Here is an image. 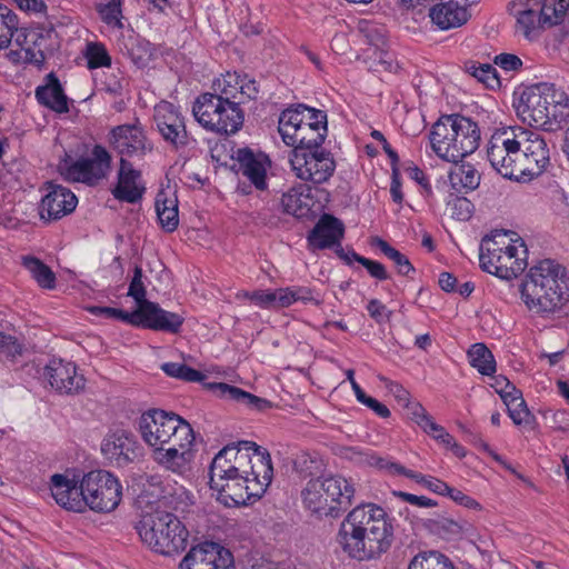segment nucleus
Listing matches in <instances>:
<instances>
[{
	"instance_id": "obj_17",
	"label": "nucleus",
	"mask_w": 569,
	"mask_h": 569,
	"mask_svg": "<svg viewBox=\"0 0 569 569\" xmlns=\"http://www.w3.org/2000/svg\"><path fill=\"white\" fill-rule=\"evenodd\" d=\"M132 317L137 319V327L169 333H178L184 321L181 315L167 311L152 301H146L141 308H137Z\"/></svg>"
},
{
	"instance_id": "obj_4",
	"label": "nucleus",
	"mask_w": 569,
	"mask_h": 569,
	"mask_svg": "<svg viewBox=\"0 0 569 569\" xmlns=\"http://www.w3.org/2000/svg\"><path fill=\"white\" fill-rule=\"evenodd\" d=\"M518 114L531 127L555 131L569 120V96L552 83H539L523 92Z\"/></svg>"
},
{
	"instance_id": "obj_37",
	"label": "nucleus",
	"mask_w": 569,
	"mask_h": 569,
	"mask_svg": "<svg viewBox=\"0 0 569 569\" xmlns=\"http://www.w3.org/2000/svg\"><path fill=\"white\" fill-rule=\"evenodd\" d=\"M327 127H311V124L306 123L297 130L296 134L292 138H288L283 142L287 146L297 148H303L308 150H318L321 149V144L323 143L327 136Z\"/></svg>"
},
{
	"instance_id": "obj_58",
	"label": "nucleus",
	"mask_w": 569,
	"mask_h": 569,
	"mask_svg": "<svg viewBox=\"0 0 569 569\" xmlns=\"http://www.w3.org/2000/svg\"><path fill=\"white\" fill-rule=\"evenodd\" d=\"M423 431L431 436L435 440L439 441L443 446H449L450 441L453 439V437L446 431V429L436 423V421L432 419H427V423L425 427H422Z\"/></svg>"
},
{
	"instance_id": "obj_19",
	"label": "nucleus",
	"mask_w": 569,
	"mask_h": 569,
	"mask_svg": "<svg viewBox=\"0 0 569 569\" xmlns=\"http://www.w3.org/2000/svg\"><path fill=\"white\" fill-rule=\"evenodd\" d=\"M193 440L194 435L192 431L190 432V437H187V439L182 440L180 443L170 445L154 451V461L166 470L181 477H187L192 470V461L194 458L192 450Z\"/></svg>"
},
{
	"instance_id": "obj_11",
	"label": "nucleus",
	"mask_w": 569,
	"mask_h": 569,
	"mask_svg": "<svg viewBox=\"0 0 569 569\" xmlns=\"http://www.w3.org/2000/svg\"><path fill=\"white\" fill-rule=\"evenodd\" d=\"M86 510L113 511L122 499V486L117 477L106 470H92L83 475Z\"/></svg>"
},
{
	"instance_id": "obj_18",
	"label": "nucleus",
	"mask_w": 569,
	"mask_h": 569,
	"mask_svg": "<svg viewBox=\"0 0 569 569\" xmlns=\"http://www.w3.org/2000/svg\"><path fill=\"white\" fill-rule=\"evenodd\" d=\"M44 378L61 395L79 393L86 386V379L78 373L76 365L62 359H53L46 366Z\"/></svg>"
},
{
	"instance_id": "obj_26",
	"label": "nucleus",
	"mask_w": 569,
	"mask_h": 569,
	"mask_svg": "<svg viewBox=\"0 0 569 569\" xmlns=\"http://www.w3.org/2000/svg\"><path fill=\"white\" fill-rule=\"evenodd\" d=\"M345 234V226L338 218L325 213L308 236L310 246L316 249L339 244Z\"/></svg>"
},
{
	"instance_id": "obj_33",
	"label": "nucleus",
	"mask_w": 569,
	"mask_h": 569,
	"mask_svg": "<svg viewBox=\"0 0 569 569\" xmlns=\"http://www.w3.org/2000/svg\"><path fill=\"white\" fill-rule=\"evenodd\" d=\"M517 19L518 30L527 38L538 26H545L540 19L538 0H516L511 7Z\"/></svg>"
},
{
	"instance_id": "obj_10",
	"label": "nucleus",
	"mask_w": 569,
	"mask_h": 569,
	"mask_svg": "<svg viewBox=\"0 0 569 569\" xmlns=\"http://www.w3.org/2000/svg\"><path fill=\"white\" fill-rule=\"evenodd\" d=\"M111 163L110 152L103 146L96 144L90 156L76 160L66 159L59 169L66 180L94 187L109 176Z\"/></svg>"
},
{
	"instance_id": "obj_23",
	"label": "nucleus",
	"mask_w": 569,
	"mask_h": 569,
	"mask_svg": "<svg viewBox=\"0 0 569 569\" xmlns=\"http://www.w3.org/2000/svg\"><path fill=\"white\" fill-rule=\"evenodd\" d=\"M522 148L531 180L539 177L550 162L547 142L540 133L520 128Z\"/></svg>"
},
{
	"instance_id": "obj_14",
	"label": "nucleus",
	"mask_w": 569,
	"mask_h": 569,
	"mask_svg": "<svg viewBox=\"0 0 569 569\" xmlns=\"http://www.w3.org/2000/svg\"><path fill=\"white\" fill-rule=\"evenodd\" d=\"M180 569H234L233 557L219 543L203 542L189 550Z\"/></svg>"
},
{
	"instance_id": "obj_51",
	"label": "nucleus",
	"mask_w": 569,
	"mask_h": 569,
	"mask_svg": "<svg viewBox=\"0 0 569 569\" xmlns=\"http://www.w3.org/2000/svg\"><path fill=\"white\" fill-rule=\"evenodd\" d=\"M86 58L90 69L109 67L111 64V58L102 43H89L87 46Z\"/></svg>"
},
{
	"instance_id": "obj_48",
	"label": "nucleus",
	"mask_w": 569,
	"mask_h": 569,
	"mask_svg": "<svg viewBox=\"0 0 569 569\" xmlns=\"http://www.w3.org/2000/svg\"><path fill=\"white\" fill-rule=\"evenodd\" d=\"M122 1L123 0H108L107 2L97 3L96 10L100 19L108 26L122 29Z\"/></svg>"
},
{
	"instance_id": "obj_15",
	"label": "nucleus",
	"mask_w": 569,
	"mask_h": 569,
	"mask_svg": "<svg viewBox=\"0 0 569 569\" xmlns=\"http://www.w3.org/2000/svg\"><path fill=\"white\" fill-rule=\"evenodd\" d=\"M110 147L121 158L143 157L152 150L142 127L139 124H120L112 128L108 134Z\"/></svg>"
},
{
	"instance_id": "obj_5",
	"label": "nucleus",
	"mask_w": 569,
	"mask_h": 569,
	"mask_svg": "<svg viewBox=\"0 0 569 569\" xmlns=\"http://www.w3.org/2000/svg\"><path fill=\"white\" fill-rule=\"evenodd\" d=\"M480 141L476 122L460 114L442 116L432 127L430 143L438 157L457 162L473 153Z\"/></svg>"
},
{
	"instance_id": "obj_43",
	"label": "nucleus",
	"mask_w": 569,
	"mask_h": 569,
	"mask_svg": "<svg viewBox=\"0 0 569 569\" xmlns=\"http://www.w3.org/2000/svg\"><path fill=\"white\" fill-rule=\"evenodd\" d=\"M302 104H298L296 108H288L279 117V133L282 140L292 138L297 130H300L307 121H303Z\"/></svg>"
},
{
	"instance_id": "obj_61",
	"label": "nucleus",
	"mask_w": 569,
	"mask_h": 569,
	"mask_svg": "<svg viewBox=\"0 0 569 569\" xmlns=\"http://www.w3.org/2000/svg\"><path fill=\"white\" fill-rule=\"evenodd\" d=\"M302 110L303 121H307L311 127H327V114L323 111L309 108L305 104H302Z\"/></svg>"
},
{
	"instance_id": "obj_60",
	"label": "nucleus",
	"mask_w": 569,
	"mask_h": 569,
	"mask_svg": "<svg viewBox=\"0 0 569 569\" xmlns=\"http://www.w3.org/2000/svg\"><path fill=\"white\" fill-rule=\"evenodd\" d=\"M381 380L386 382V388L395 397L399 405L409 407L410 393L408 390H406L401 385L390 381L386 378H381Z\"/></svg>"
},
{
	"instance_id": "obj_52",
	"label": "nucleus",
	"mask_w": 569,
	"mask_h": 569,
	"mask_svg": "<svg viewBox=\"0 0 569 569\" xmlns=\"http://www.w3.org/2000/svg\"><path fill=\"white\" fill-rule=\"evenodd\" d=\"M451 216L459 221H467L473 212V204L465 197H455L448 202Z\"/></svg>"
},
{
	"instance_id": "obj_54",
	"label": "nucleus",
	"mask_w": 569,
	"mask_h": 569,
	"mask_svg": "<svg viewBox=\"0 0 569 569\" xmlns=\"http://www.w3.org/2000/svg\"><path fill=\"white\" fill-rule=\"evenodd\" d=\"M142 269L140 267H136L133 271V277L129 286L128 296L132 297L134 301L138 305V308H141V306L148 301L146 299V287L142 282Z\"/></svg>"
},
{
	"instance_id": "obj_9",
	"label": "nucleus",
	"mask_w": 569,
	"mask_h": 569,
	"mask_svg": "<svg viewBox=\"0 0 569 569\" xmlns=\"http://www.w3.org/2000/svg\"><path fill=\"white\" fill-rule=\"evenodd\" d=\"M139 431L143 441L158 451L167 446L180 443L190 437L191 426L180 416L160 409H151L139 419Z\"/></svg>"
},
{
	"instance_id": "obj_25",
	"label": "nucleus",
	"mask_w": 569,
	"mask_h": 569,
	"mask_svg": "<svg viewBox=\"0 0 569 569\" xmlns=\"http://www.w3.org/2000/svg\"><path fill=\"white\" fill-rule=\"evenodd\" d=\"M137 448L134 438L124 431L109 435L101 445V451L106 458L118 466L133 461L137 457Z\"/></svg>"
},
{
	"instance_id": "obj_46",
	"label": "nucleus",
	"mask_w": 569,
	"mask_h": 569,
	"mask_svg": "<svg viewBox=\"0 0 569 569\" xmlns=\"http://www.w3.org/2000/svg\"><path fill=\"white\" fill-rule=\"evenodd\" d=\"M408 569H455V567L445 555L429 551L413 557Z\"/></svg>"
},
{
	"instance_id": "obj_7",
	"label": "nucleus",
	"mask_w": 569,
	"mask_h": 569,
	"mask_svg": "<svg viewBox=\"0 0 569 569\" xmlns=\"http://www.w3.org/2000/svg\"><path fill=\"white\" fill-rule=\"evenodd\" d=\"M487 156L492 168L503 178L516 181L531 180L520 128L495 132L488 143Z\"/></svg>"
},
{
	"instance_id": "obj_50",
	"label": "nucleus",
	"mask_w": 569,
	"mask_h": 569,
	"mask_svg": "<svg viewBox=\"0 0 569 569\" xmlns=\"http://www.w3.org/2000/svg\"><path fill=\"white\" fill-rule=\"evenodd\" d=\"M468 72L487 88L493 89L500 86L496 69L489 63L467 64Z\"/></svg>"
},
{
	"instance_id": "obj_2",
	"label": "nucleus",
	"mask_w": 569,
	"mask_h": 569,
	"mask_svg": "<svg viewBox=\"0 0 569 569\" xmlns=\"http://www.w3.org/2000/svg\"><path fill=\"white\" fill-rule=\"evenodd\" d=\"M395 539L393 520L376 503L355 507L340 525L337 542L351 558L377 559L386 553Z\"/></svg>"
},
{
	"instance_id": "obj_59",
	"label": "nucleus",
	"mask_w": 569,
	"mask_h": 569,
	"mask_svg": "<svg viewBox=\"0 0 569 569\" xmlns=\"http://www.w3.org/2000/svg\"><path fill=\"white\" fill-rule=\"evenodd\" d=\"M493 62L505 71H518L522 67L521 59L512 53H500L495 57Z\"/></svg>"
},
{
	"instance_id": "obj_16",
	"label": "nucleus",
	"mask_w": 569,
	"mask_h": 569,
	"mask_svg": "<svg viewBox=\"0 0 569 569\" xmlns=\"http://www.w3.org/2000/svg\"><path fill=\"white\" fill-rule=\"evenodd\" d=\"M350 451L351 459H356L358 462L387 470L391 475H403L407 478L415 480L417 483L422 485L435 493L446 496L449 490V486L445 481L435 477L423 476L421 473L415 472L397 462L389 461L386 458L376 456L373 453L356 451L355 449H350Z\"/></svg>"
},
{
	"instance_id": "obj_24",
	"label": "nucleus",
	"mask_w": 569,
	"mask_h": 569,
	"mask_svg": "<svg viewBox=\"0 0 569 569\" xmlns=\"http://www.w3.org/2000/svg\"><path fill=\"white\" fill-rule=\"evenodd\" d=\"M234 159L238 162L239 171L247 177L259 190L267 188L266 176L270 167V160L262 152H253L249 148H241L236 151Z\"/></svg>"
},
{
	"instance_id": "obj_39",
	"label": "nucleus",
	"mask_w": 569,
	"mask_h": 569,
	"mask_svg": "<svg viewBox=\"0 0 569 569\" xmlns=\"http://www.w3.org/2000/svg\"><path fill=\"white\" fill-rule=\"evenodd\" d=\"M219 113L223 123H221V127H216V132L232 134L240 130L243 124L244 116L243 111L240 109L239 102H224V100H222Z\"/></svg>"
},
{
	"instance_id": "obj_55",
	"label": "nucleus",
	"mask_w": 569,
	"mask_h": 569,
	"mask_svg": "<svg viewBox=\"0 0 569 569\" xmlns=\"http://www.w3.org/2000/svg\"><path fill=\"white\" fill-rule=\"evenodd\" d=\"M351 257L355 261L362 264L371 277L378 280H387L389 278V274L382 263L365 258L355 251H351Z\"/></svg>"
},
{
	"instance_id": "obj_40",
	"label": "nucleus",
	"mask_w": 569,
	"mask_h": 569,
	"mask_svg": "<svg viewBox=\"0 0 569 569\" xmlns=\"http://www.w3.org/2000/svg\"><path fill=\"white\" fill-rule=\"evenodd\" d=\"M156 211L159 223L166 232H173L178 228L179 213L177 199H162L161 194H158L156 199Z\"/></svg>"
},
{
	"instance_id": "obj_28",
	"label": "nucleus",
	"mask_w": 569,
	"mask_h": 569,
	"mask_svg": "<svg viewBox=\"0 0 569 569\" xmlns=\"http://www.w3.org/2000/svg\"><path fill=\"white\" fill-rule=\"evenodd\" d=\"M13 37L16 42L26 51V58H34L31 48L27 47V36L22 29H19V19L17 14L7 6L0 3V50L10 46Z\"/></svg>"
},
{
	"instance_id": "obj_1",
	"label": "nucleus",
	"mask_w": 569,
	"mask_h": 569,
	"mask_svg": "<svg viewBox=\"0 0 569 569\" xmlns=\"http://www.w3.org/2000/svg\"><path fill=\"white\" fill-rule=\"evenodd\" d=\"M272 476L270 453L252 441L227 445L214 456L209 470L210 488L228 507L260 498Z\"/></svg>"
},
{
	"instance_id": "obj_13",
	"label": "nucleus",
	"mask_w": 569,
	"mask_h": 569,
	"mask_svg": "<svg viewBox=\"0 0 569 569\" xmlns=\"http://www.w3.org/2000/svg\"><path fill=\"white\" fill-rule=\"evenodd\" d=\"M153 120L161 137L177 150L194 141L189 137L184 120L172 103L167 101L158 103L154 107Z\"/></svg>"
},
{
	"instance_id": "obj_27",
	"label": "nucleus",
	"mask_w": 569,
	"mask_h": 569,
	"mask_svg": "<svg viewBox=\"0 0 569 569\" xmlns=\"http://www.w3.org/2000/svg\"><path fill=\"white\" fill-rule=\"evenodd\" d=\"M140 172L134 170L132 164L124 158L120 159L118 183L112 194L120 201L134 203L142 198L144 188L139 183Z\"/></svg>"
},
{
	"instance_id": "obj_44",
	"label": "nucleus",
	"mask_w": 569,
	"mask_h": 569,
	"mask_svg": "<svg viewBox=\"0 0 569 569\" xmlns=\"http://www.w3.org/2000/svg\"><path fill=\"white\" fill-rule=\"evenodd\" d=\"M241 77L237 73L227 72L221 79H217L213 83L214 93L221 97L224 102H239L243 103V99L239 98Z\"/></svg>"
},
{
	"instance_id": "obj_20",
	"label": "nucleus",
	"mask_w": 569,
	"mask_h": 569,
	"mask_svg": "<svg viewBox=\"0 0 569 569\" xmlns=\"http://www.w3.org/2000/svg\"><path fill=\"white\" fill-rule=\"evenodd\" d=\"M47 190V194L39 204L41 220L46 222L59 220L76 209L78 199L69 189L50 182Z\"/></svg>"
},
{
	"instance_id": "obj_42",
	"label": "nucleus",
	"mask_w": 569,
	"mask_h": 569,
	"mask_svg": "<svg viewBox=\"0 0 569 569\" xmlns=\"http://www.w3.org/2000/svg\"><path fill=\"white\" fill-rule=\"evenodd\" d=\"M469 362L483 376H491L496 371V360L485 343H475L468 351Z\"/></svg>"
},
{
	"instance_id": "obj_63",
	"label": "nucleus",
	"mask_w": 569,
	"mask_h": 569,
	"mask_svg": "<svg viewBox=\"0 0 569 569\" xmlns=\"http://www.w3.org/2000/svg\"><path fill=\"white\" fill-rule=\"evenodd\" d=\"M367 310L370 317L375 319L378 323H381L385 320H389L391 315V311H388L386 306L377 299H372L369 301Z\"/></svg>"
},
{
	"instance_id": "obj_38",
	"label": "nucleus",
	"mask_w": 569,
	"mask_h": 569,
	"mask_svg": "<svg viewBox=\"0 0 569 569\" xmlns=\"http://www.w3.org/2000/svg\"><path fill=\"white\" fill-rule=\"evenodd\" d=\"M509 231H496L492 236H486L480 244V253H488L495 257V253L505 251H518L519 248H523L526 252L525 243L521 239L513 240Z\"/></svg>"
},
{
	"instance_id": "obj_57",
	"label": "nucleus",
	"mask_w": 569,
	"mask_h": 569,
	"mask_svg": "<svg viewBox=\"0 0 569 569\" xmlns=\"http://www.w3.org/2000/svg\"><path fill=\"white\" fill-rule=\"evenodd\" d=\"M89 310L93 315L104 316L107 318L119 319V320H121L123 322H127V323H130L132 326H136L137 319H134L132 317L133 311L132 312H127V311H123L121 309H116V308H111V307H92Z\"/></svg>"
},
{
	"instance_id": "obj_12",
	"label": "nucleus",
	"mask_w": 569,
	"mask_h": 569,
	"mask_svg": "<svg viewBox=\"0 0 569 569\" xmlns=\"http://www.w3.org/2000/svg\"><path fill=\"white\" fill-rule=\"evenodd\" d=\"M289 162L297 178L315 184L327 182L336 170L332 154L323 149H293Z\"/></svg>"
},
{
	"instance_id": "obj_34",
	"label": "nucleus",
	"mask_w": 569,
	"mask_h": 569,
	"mask_svg": "<svg viewBox=\"0 0 569 569\" xmlns=\"http://www.w3.org/2000/svg\"><path fill=\"white\" fill-rule=\"evenodd\" d=\"M359 34L371 47L375 48V54L379 62L387 64L386 69L391 67V59L386 47V28L379 23L361 20L358 24Z\"/></svg>"
},
{
	"instance_id": "obj_6",
	"label": "nucleus",
	"mask_w": 569,
	"mask_h": 569,
	"mask_svg": "<svg viewBox=\"0 0 569 569\" xmlns=\"http://www.w3.org/2000/svg\"><path fill=\"white\" fill-rule=\"evenodd\" d=\"M136 530L146 546L163 556L179 553L187 547V528L177 516L164 510L142 515Z\"/></svg>"
},
{
	"instance_id": "obj_36",
	"label": "nucleus",
	"mask_w": 569,
	"mask_h": 569,
	"mask_svg": "<svg viewBox=\"0 0 569 569\" xmlns=\"http://www.w3.org/2000/svg\"><path fill=\"white\" fill-rule=\"evenodd\" d=\"M210 388L213 389L221 398L234 400L259 411L264 410L271 406L268 400L259 398L238 387H233L224 382L212 383L210 385Z\"/></svg>"
},
{
	"instance_id": "obj_31",
	"label": "nucleus",
	"mask_w": 569,
	"mask_h": 569,
	"mask_svg": "<svg viewBox=\"0 0 569 569\" xmlns=\"http://www.w3.org/2000/svg\"><path fill=\"white\" fill-rule=\"evenodd\" d=\"M38 102L56 112L62 113L69 110L68 98L63 88L53 72L44 78V84L36 89Z\"/></svg>"
},
{
	"instance_id": "obj_22",
	"label": "nucleus",
	"mask_w": 569,
	"mask_h": 569,
	"mask_svg": "<svg viewBox=\"0 0 569 569\" xmlns=\"http://www.w3.org/2000/svg\"><path fill=\"white\" fill-rule=\"evenodd\" d=\"M480 267L483 271L500 279L510 280L520 274L527 266L525 259L518 257V251L495 253H479Z\"/></svg>"
},
{
	"instance_id": "obj_41",
	"label": "nucleus",
	"mask_w": 569,
	"mask_h": 569,
	"mask_svg": "<svg viewBox=\"0 0 569 569\" xmlns=\"http://www.w3.org/2000/svg\"><path fill=\"white\" fill-rule=\"evenodd\" d=\"M23 267L31 273L32 278L43 289H53L56 274L40 259L31 256L22 257Z\"/></svg>"
},
{
	"instance_id": "obj_53",
	"label": "nucleus",
	"mask_w": 569,
	"mask_h": 569,
	"mask_svg": "<svg viewBox=\"0 0 569 569\" xmlns=\"http://www.w3.org/2000/svg\"><path fill=\"white\" fill-rule=\"evenodd\" d=\"M508 415L515 425H529L535 417L530 413L525 399L517 401L516 403H507Z\"/></svg>"
},
{
	"instance_id": "obj_64",
	"label": "nucleus",
	"mask_w": 569,
	"mask_h": 569,
	"mask_svg": "<svg viewBox=\"0 0 569 569\" xmlns=\"http://www.w3.org/2000/svg\"><path fill=\"white\" fill-rule=\"evenodd\" d=\"M250 301L260 308H273L274 295L270 290H256L251 292Z\"/></svg>"
},
{
	"instance_id": "obj_56",
	"label": "nucleus",
	"mask_w": 569,
	"mask_h": 569,
	"mask_svg": "<svg viewBox=\"0 0 569 569\" xmlns=\"http://www.w3.org/2000/svg\"><path fill=\"white\" fill-rule=\"evenodd\" d=\"M0 353L9 360H14L22 353V346L14 337L0 332Z\"/></svg>"
},
{
	"instance_id": "obj_30",
	"label": "nucleus",
	"mask_w": 569,
	"mask_h": 569,
	"mask_svg": "<svg viewBox=\"0 0 569 569\" xmlns=\"http://www.w3.org/2000/svg\"><path fill=\"white\" fill-rule=\"evenodd\" d=\"M221 106V97L206 92L197 98L192 107V112L196 120L203 128L214 131L216 127H221V123H223L221 116H219Z\"/></svg>"
},
{
	"instance_id": "obj_8",
	"label": "nucleus",
	"mask_w": 569,
	"mask_h": 569,
	"mask_svg": "<svg viewBox=\"0 0 569 569\" xmlns=\"http://www.w3.org/2000/svg\"><path fill=\"white\" fill-rule=\"evenodd\" d=\"M355 488L340 476L316 478L302 491L303 503L311 512L332 516L340 507L352 503Z\"/></svg>"
},
{
	"instance_id": "obj_21",
	"label": "nucleus",
	"mask_w": 569,
	"mask_h": 569,
	"mask_svg": "<svg viewBox=\"0 0 569 569\" xmlns=\"http://www.w3.org/2000/svg\"><path fill=\"white\" fill-rule=\"evenodd\" d=\"M50 490L56 502L66 510L86 511L83 478L79 481L66 475L54 473L50 480Z\"/></svg>"
},
{
	"instance_id": "obj_32",
	"label": "nucleus",
	"mask_w": 569,
	"mask_h": 569,
	"mask_svg": "<svg viewBox=\"0 0 569 569\" xmlns=\"http://www.w3.org/2000/svg\"><path fill=\"white\" fill-rule=\"evenodd\" d=\"M310 192L311 188L306 184H297L290 188L281 198L283 211L297 218L308 217L313 206Z\"/></svg>"
},
{
	"instance_id": "obj_47",
	"label": "nucleus",
	"mask_w": 569,
	"mask_h": 569,
	"mask_svg": "<svg viewBox=\"0 0 569 569\" xmlns=\"http://www.w3.org/2000/svg\"><path fill=\"white\" fill-rule=\"evenodd\" d=\"M371 244L379 248L380 251L395 263L401 276H408L415 270L409 259L383 239L375 237L371 240Z\"/></svg>"
},
{
	"instance_id": "obj_29",
	"label": "nucleus",
	"mask_w": 569,
	"mask_h": 569,
	"mask_svg": "<svg viewBox=\"0 0 569 569\" xmlns=\"http://www.w3.org/2000/svg\"><path fill=\"white\" fill-rule=\"evenodd\" d=\"M462 2L457 1L441 2L433 6L429 10L431 21L441 30L458 28L466 23L469 19V13Z\"/></svg>"
},
{
	"instance_id": "obj_3",
	"label": "nucleus",
	"mask_w": 569,
	"mask_h": 569,
	"mask_svg": "<svg viewBox=\"0 0 569 569\" xmlns=\"http://www.w3.org/2000/svg\"><path fill=\"white\" fill-rule=\"evenodd\" d=\"M520 291L530 311L537 315L550 313L568 300L569 277L562 266L545 259L530 268Z\"/></svg>"
},
{
	"instance_id": "obj_35",
	"label": "nucleus",
	"mask_w": 569,
	"mask_h": 569,
	"mask_svg": "<svg viewBox=\"0 0 569 569\" xmlns=\"http://www.w3.org/2000/svg\"><path fill=\"white\" fill-rule=\"evenodd\" d=\"M449 171V182L457 192H469L476 190L480 184L481 176L479 171L468 162H453Z\"/></svg>"
},
{
	"instance_id": "obj_62",
	"label": "nucleus",
	"mask_w": 569,
	"mask_h": 569,
	"mask_svg": "<svg viewBox=\"0 0 569 569\" xmlns=\"http://www.w3.org/2000/svg\"><path fill=\"white\" fill-rule=\"evenodd\" d=\"M446 496H449L455 502H457L466 508L475 509V510L481 509V506L477 500L467 496L461 490H458L456 488L449 487V490Z\"/></svg>"
},
{
	"instance_id": "obj_49",
	"label": "nucleus",
	"mask_w": 569,
	"mask_h": 569,
	"mask_svg": "<svg viewBox=\"0 0 569 569\" xmlns=\"http://www.w3.org/2000/svg\"><path fill=\"white\" fill-rule=\"evenodd\" d=\"M166 375L172 378L181 379L188 382H198L204 378V375L193 368L178 362H166L161 366Z\"/></svg>"
},
{
	"instance_id": "obj_45",
	"label": "nucleus",
	"mask_w": 569,
	"mask_h": 569,
	"mask_svg": "<svg viewBox=\"0 0 569 569\" xmlns=\"http://www.w3.org/2000/svg\"><path fill=\"white\" fill-rule=\"evenodd\" d=\"M540 8V19L542 23L556 26L562 22L567 10L569 9V0H538Z\"/></svg>"
}]
</instances>
